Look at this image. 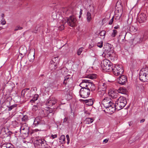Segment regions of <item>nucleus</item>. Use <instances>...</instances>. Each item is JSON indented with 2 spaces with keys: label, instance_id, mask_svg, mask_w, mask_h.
<instances>
[{
  "label": "nucleus",
  "instance_id": "43",
  "mask_svg": "<svg viewBox=\"0 0 148 148\" xmlns=\"http://www.w3.org/2000/svg\"><path fill=\"white\" fill-rule=\"evenodd\" d=\"M106 34V32L105 30H102L100 32L99 34L100 36H105Z\"/></svg>",
  "mask_w": 148,
  "mask_h": 148
},
{
  "label": "nucleus",
  "instance_id": "44",
  "mask_svg": "<svg viewBox=\"0 0 148 148\" xmlns=\"http://www.w3.org/2000/svg\"><path fill=\"white\" fill-rule=\"evenodd\" d=\"M97 46L99 48H101L103 46V42L101 41L97 43Z\"/></svg>",
  "mask_w": 148,
  "mask_h": 148
},
{
  "label": "nucleus",
  "instance_id": "26",
  "mask_svg": "<svg viewBox=\"0 0 148 148\" xmlns=\"http://www.w3.org/2000/svg\"><path fill=\"white\" fill-rule=\"evenodd\" d=\"M19 51L21 55L25 54L27 52L26 49L25 47L23 48V47H21L19 49Z\"/></svg>",
  "mask_w": 148,
  "mask_h": 148
},
{
  "label": "nucleus",
  "instance_id": "19",
  "mask_svg": "<svg viewBox=\"0 0 148 148\" xmlns=\"http://www.w3.org/2000/svg\"><path fill=\"white\" fill-rule=\"evenodd\" d=\"M13 125L15 128H18V130H16L15 131L16 133H18L19 132L20 129H21L22 126H21L19 123L16 121H15L13 123Z\"/></svg>",
  "mask_w": 148,
  "mask_h": 148
},
{
  "label": "nucleus",
  "instance_id": "16",
  "mask_svg": "<svg viewBox=\"0 0 148 148\" xmlns=\"http://www.w3.org/2000/svg\"><path fill=\"white\" fill-rule=\"evenodd\" d=\"M124 27L125 29H129L131 32H135L137 30V28L132 25H130L129 28L127 22L125 23Z\"/></svg>",
  "mask_w": 148,
  "mask_h": 148
},
{
  "label": "nucleus",
  "instance_id": "21",
  "mask_svg": "<svg viewBox=\"0 0 148 148\" xmlns=\"http://www.w3.org/2000/svg\"><path fill=\"white\" fill-rule=\"evenodd\" d=\"M87 88L89 89L90 92V90L93 91L95 89V85L90 80V82L89 83L88 87H87Z\"/></svg>",
  "mask_w": 148,
  "mask_h": 148
},
{
  "label": "nucleus",
  "instance_id": "31",
  "mask_svg": "<svg viewBox=\"0 0 148 148\" xmlns=\"http://www.w3.org/2000/svg\"><path fill=\"white\" fill-rule=\"evenodd\" d=\"M94 99H93L85 100V102L86 105L89 106H92L93 103Z\"/></svg>",
  "mask_w": 148,
  "mask_h": 148
},
{
  "label": "nucleus",
  "instance_id": "22",
  "mask_svg": "<svg viewBox=\"0 0 148 148\" xmlns=\"http://www.w3.org/2000/svg\"><path fill=\"white\" fill-rule=\"evenodd\" d=\"M109 96L112 99L116 98L117 96V93L114 92L113 91H111L108 93Z\"/></svg>",
  "mask_w": 148,
  "mask_h": 148
},
{
  "label": "nucleus",
  "instance_id": "57",
  "mask_svg": "<svg viewBox=\"0 0 148 148\" xmlns=\"http://www.w3.org/2000/svg\"><path fill=\"white\" fill-rule=\"evenodd\" d=\"M11 133V132L10 131H8V132L7 134L6 133H5L7 135L6 136H8Z\"/></svg>",
  "mask_w": 148,
  "mask_h": 148
},
{
  "label": "nucleus",
  "instance_id": "14",
  "mask_svg": "<svg viewBox=\"0 0 148 148\" xmlns=\"http://www.w3.org/2000/svg\"><path fill=\"white\" fill-rule=\"evenodd\" d=\"M142 72L140 71L139 73V78L140 80L142 82H144L148 81V77L147 75L145 74Z\"/></svg>",
  "mask_w": 148,
  "mask_h": 148
},
{
  "label": "nucleus",
  "instance_id": "25",
  "mask_svg": "<svg viewBox=\"0 0 148 148\" xmlns=\"http://www.w3.org/2000/svg\"><path fill=\"white\" fill-rule=\"evenodd\" d=\"M40 117L39 116H38L36 117L35 119L34 122V124L35 126H37L38 124L40 123Z\"/></svg>",
  "mask_w": 148,
  "mask_h": 148
},
{
  "label": "nucleus",
  "instance_id": "1",
  "mask_svg": "<svg viewBox=\"0 0 148 148\" xmlns=\"http://www.w3.org/2000/svg\"><path fill=\"white\" fill-rule=\"evenodd\" d=\"M127 103L126 98L124 97L120 96L116 101L115 103L116 110L118 111L123 109Z\"/></svg>",
  "mask_w": 148,
  "mask_h": 148
},
{
  "label": "nucleus",
  "instance_id": "63",
  "mask_svg": "<svg viewBox=\"0 0 148 148\" xmlns=\"http://www.w3.org/2000/svg\"><path fill=\"white\" fill-rule=\"evenodd\" d=\"M82 11H83V10H82V9H81L80 10V15H81L82 14Z\"/></svg>",
  "mask_w": 148,
  "mask_h": 148
},
{
  "label": "nucleus",
  "instance_id": "46",
  "mask_svg": "<svg viewBox=\"0 0 148 148\" xmlns=\"http://www.w3.org/2000/svg\"><path fill=\"white\" fill-rule=\"evenodd\" d=\"M114 16H113L112 17V18H111V19L109 21V22L108 23L109 25H111L112 24V23L113 22V21H114Z\"/></svg>",
  "mask_w": 148,
  "mask_h": 148
},
{
  "label": "nucleus",
  "instance_id": "11",
  "mask_svg": "<svg viewBox=\"0 0 148 148\" xmlns=\"http://www.w3.org/2000/svg\"><path fill=\"white\" fill-rule=\"evenodd\" d=\"M146 14L143 13H141L138 14L137 22L139 23L145 22L147 20Z\"/></svg>",
  "mask_w": 148,
  "mask_h": 148
},
{
  "label": "nucleus",
  "instance_id": "36",
  "mask_svg": "<svg viewBox=\"0 0 148 148\" xmlns=\"http://www.w3.org/2000/svg\"><path fill=\"white\" fill-rule=\"evenodd\" d=\"M92 1L91 0H84L83 1V4L85 5H89L91 4Z\"/></svg>",
  "mask_w": 148,
  "mask_h": 148
},
{
  "label": "nucleus",
  "instance_id": "37",
  "mask_svg": "<svg viewBox=\"0 0 148 148\" xmlns=\"http://www.w3.org/2000/svg\"><path fill=\"white\" fill-rule=\"evenodd\" d=\"M69 76H66L64 77V79L63 82V84L66 85L68 82L69 81Z\"/></svg>",
  "mask_w": 148,
  "mask_h": 148
},
{
  "label": "nucleus",
  "instance_id": "39",
  "mask_svg": "<svg viewBox=\"0 0 148 148\" xmlns=\"http://www.w3.org/2000/svg\"><path fill=\"white\" fill-rule=\"evenodd\" d=\"M17 106V105L16 104H14L13 105L10 106H9L8 105H7V106L8 108V110L11 111L13 109L16 107Z\"/></svg>",
  "mask_w": 148,
  "mask_h": 148
},
{
  "label": "nucleus",
  "instance_id": "48",
  "mask_svg": "<svg viewBox=\"0 0 148 148\" xmlns=\"http://www.w3.org/2000/svg\"><path fill=\"white\" fill-rule=\"evenodd\" d=\"M1 24L3 25H4L6 24V22L4 19L3 18L1 20Z\"/></svg>",
  "mask_w": 148,
  "mask_h": 148
},
{
  "label": "nucleus",
  "instance_id": "58",
  "mask_svg": "<svg viewBox=\"0 0 148 148\" xmlns=\"http://www.w3.org/2000/svg\"><path fill=\"white\" fill-rule=\"evenodd\" d=\"M114 28L115 29H119L120 28V26H119L118 25L117 26H116L115 27H114Z\"/></svg>",
  "mask_w": 148,
  "mask_h": 148
},
{
  "label": "nucleus",
  "instance_id": "40",
  "mask_svg": "<svg viewBox=\"0 0 148 148\" xmlns=\"http://www.w3.org/2000/svg\"><path fill=\"white\" fill-rule=\"evenodd\" d=\"M65 139V137L64 135H62L59 138V140H60V142H61L62 143H64Z\"/></svg>",
  "mask_w": 148,
  "mask_h": 148
},
{
  "label": "nucleus",
  "instance_id": "3",
  "mask_svg": "<svg viewBox=\"0 0 148 148\" xmlns=\"http://www.w3.org/2000/svg\"><path fill=\"white\" fill-rule=\"evenodd\" d=\"M34 143L36 148H47L49 147L44 139L37 138Z\"/></svg>",
  "mask_w": 148,
  "mask_h": 148
},
{
  "label": "nucleus",
  "instance_id": "59",
  "mask_svg": "<svg viewBox=\"0 0 148 148\" xmlns=\"http://www.w3.org/2000/svg\"><path fill=\"white\" fill-rule=\"evenodd\" d=\"M45 77L44 75L42 74L39 77V78L40 79L41 78H43V77Z\"/></svg>",
  "mask_w": 148,
  "mask_h": 148
},
{
  "label": "nucleus",
  "instance_id": "27",
  "mask_svg": "<svg viewBox=\"0 0 148 148\" xmlns=\"http://www.w3.org/2000/svg\"><path fill=\"white\" fill-rule=\"evenodd\" d=\"M93 118H86L84 120V122L86 124H89L92 123L94 121Z\"/></svg>",
  "mask_w": 148,
  "mask_h": 148
},
{
  "label": "nucleus",
  "instance_id": "29",
  "mask_svg": "<svg viewBox=\"0 0 148 148\" xmlns=\"http://www.w3.org/2000/svg\"><path fill=\"white\" fill-rule=\"evenodd\" d=\"M88 10L89 12H90L92 14L94 13L95 12L94 7L93 5L90 4L89 5V7L88 8Z\"/></svg>",
  "mask_w": 148,
  "mask_h": 148
},
{
  "label": "nucleus",
  "instance_id": "64",
  "mask_svg": "<svg viewBox=\"0 0 148 148\" xmlns=\"http://www.w3.org/2000/svg\"><path fill=\"white\" fill-rule=\"evenodd\" d=\"M18 130V128L17 127H16V128H15L14 129V132H15V131H16V130Z\"/></svg>",
  "mask_w": 148,
  "mask_h": 148
},
{
  "label": "nucleus",
  "instance_id": "47",
  "mask_svg": "<svg viewBox=\"0 0 148 148\" xmlns=\"http://www.w3.org/2000/svg\"><path fill=\"white\" fill-rule=\"evenodd\" d=\"M23 29V27H20V26H18L16 27L15 29H14V31H16L18 30H21Z\"/></svg>",
  "mask_w": 148,
  "mask_h": 148
},
{
  "label": "nucleus",
  "instance_id": "54",
  "mask_svg": "<svg viewBox=\"0 0 148 148\" xmlns=\"http://www.w3.org/2000/svg\"><path fill=\"white\" fill-rule=\"evenodd\" d=\"M51 137L53 139H54L55 138L57 137V135L56 134L55 135H51Z\"/></svg>",
  "mask_w": 148,
  "mask_h": 148
},
{
  "label": "nucleus",
  "instance_id": "42",
  "mask_svg": "<svg viewBox=\"0 0 148 148\" xmlns=\"http://www.w3.org/2000/svg\"><path fill=\"white\" fill-rule=\"evenodd\" d=\"M84 49L83 47H81L79 48L78 50L77 54L78 56L80 55L82 53L83 50Z\"/></svg>",
  "mask_w": 148,
  "mask_h": 148
},
{
  "label": "nucleus",
  "instance_id": "30",
  "mask_svg": "<svg viewBox=\"0 0 148 148\" xmlns=\"http://www.w3.org/2000/svg\"><path fill=\"white\" fill-rule=\"evenodd\" d=\"M119 92L123 94H125L127 92V90L124 87H121L118 90Z\"/></svg>",
  "mask_w": 148,
  "mask_h": 148
},
{
  "label": "nucleus",
  "instance_id": "12",
  "mask_svg": "<svg viewBox=\"0 0 148 148\" xmlns=\"http://www.w3.org/2000/svg\"><path fill=\"white\" fill-rule=\"evenodd\" d=\"M106 84L105 83H102V85L99 86V89H100V91H99L98 93L100 97H102L105 94V90L106 89Z\"/></svg>",
  "mask_w": 148,
  "mask_h": 148
},
{
  "label": "nucleus",
  "instance_id": "51",
  "mask_svg": "<svg viewBox=\"0 0 148 148\" xmlns=\"http://www.w3.org/2000/svg\"><path fill=\"white\" fill-rule=\"evenodd\" d=\"M64 25H62L59 27V29L60 30H62L64 29Z\"/></svg>",
  "mask_w": 148,
  "mask_h": 148
},
{
  "label": "nucleus",
  "instance_id": "35",
  "mask_svg": "<svg viewBox=\"0 0 148 148\" xmlns=\"http://www.w3.org/2000/svg\"><path fill=\"white\" fill-rule=\"evenodd\" d=\"M38 94H35L33 98L30 101L31 103H34L35 101L37 100L38 98Z\"/></svg>",
  "mask_w": 148,
  "mask_h": 148
},
{
  "label": "nucleus",
  "instance_id": "34",
  "mask_svg": "<svg viewBox=\"0 0 148 148\" xmlns=\"http://www.w3.org/2000/svg\"><path fill=\"white\" fill-rule=\"evenodd\" d=\"M142 71L143 73L147 75L148 77V67H145L142 68L140 70Z\"/></svg>",
  "mask_w": 148,
  "mask_h": 148
},
{
  "label": "nucleus",
  "instance_id": "28",
  "mask_svg": "<svg viewBox=\"0 0 148 148\" xmlns=\"http://www.w3.org/2000/svg\"><path fill=\"white\" fill-rule=\"evenodd\" d=\"M27 57L30 61L32 62L34 59V54L30 53L28 55Z\"/></svg>",
  "mask_w": 148,
  "mask_h": 148
},
{
  "label": "nucleus",
  "instance_id": "9",
  "mask_svg": "<svg viewBox=\"0 0 148 148\" xmlns=\"http://www.w3.org/2000/svg\"><path fill=\"white\" fill-rule=\"evenodd\" d=\"M66 21L69 26L73 27L75 26L76 23V19L74 16H70L69 17L66 18Z\"/></svg>",
  "mask_w": 148,
  "mask_h": 148
},
{
  "label": "nucleus",
  "instance_id": "8",
  "mask_svg": "<svg viewBox=\"0 0 148 148\" xmlns=\"http://www.w3.org/2000/svg\"><path fill=\"white\" fill-rule=\"evenodd\" d=\"M58 57H56L53 58L50 61L49 68L51 70H54L57 68V64L58 62Z\"/></svg>",
  "mask_w": 148,
  "mask_h": 148
},
{
  "label": "nucleus",
  "instance_id": "5",
  "mask_svg": "<svg viewBox=\"0 0 148 148\" xmlns=\"http://www.w3.org/2000/svg\"><path fill=\"white\" fill-rule=\"evenodd\" d=\"M103 48L104 49V53L107 55V56H112V55L113 53L114 48L112 45L107 43L104 46Z\"/></svg>",
  "mask_w": 148,
  "mask_h": 148
},
{
  "label": "nucleus",
  "instance_id": "38",
  "mask_svg": "<svg viewBox=\"0 0 148 148\" xmlns=\"http://www.w3.org/2000/svg\"><path fill=\"white\" fill-rule=\"evenodd\" d=\"M28 120V118L26 115H24L21 118L22 121L24 122H27Z\"/></svg>",
  "mask_w": 148,
  "mask_h": 148
},
{
  "label": "nucleus",
  "instance_id": "17",
  "mask_svg": "<svg viewBox=\"0 0 148 148\" xmlns=\"http://www.w3.org/2000/svg\"><path fill=\"white\" fill-rule=\"evenodd\" d=\"M89 82H90V80H83L79 86L82 88H86V87H88V84Z\"/></svg>",
  "mask_w": 148,
  "mask_h": 148
},
{
  "label": "nucleus",
  "instance_id": "50",
  "mask_svg": "<svg viewBox=\"0 0 148 148\" xmlns=\"http://www.w3.org/2000/svg\"><path fill=\"white\" fill-rule=\"evenodd\" d=\"M33 29L34 30L32 32L34 33H37L38 30V28H37L36 27L34 28V29Z\"/></svg>",
  "mask_w": 148,
  "mask_h": 148
},
{
  "label": "nucleus",
  "instance_id": "18",
  "mask_svg": "<svg viewBox=\"0 0 148 148\" xmlns=\"http://www.w3.org/2000/svg\"><path fill=\"white\" fill-rule=\"evenodd\" d=\"M114 106H113V105L110 106L108 108H106L107 111H108V112L110 113L114 112L115 111V110H116L115 104L114 103Z\"/></svg>",
  "mask_w": 148,
  "mask_h": 148
},
{
  "label": "nucleus",
  "instance_id": "41",
  "mask_svg": "<svg viewBox=\"0 0 148 148\" xmlns=\"http://www.w3.org/2000/svg\"><path fill=\"white\" fill-rule=\"evenodd\" d=\"M117 33V32L116 29H113L112 30V33L111 36L113 37H115Z\"/></svg>",
  "mask_w": 148,
  "mask_h": 148
},
{
  "label": "nucleus",
  "instance_id": "6",
  "mask_svg": "<svg viewBox=\"0 0 148 148\" xmlns=\"http://www.w3.org/2000/svg\"><path fill=\"white\" fill-rule=\"evenodd\" d=\"M113 74L116 76L122 75L124 72L123 67L121 65H116L114 67L112 68V70Z\"/></svg>",
  "mask_w": 148,
  "mask_h": 148
},
{
  "label": "nucleus",
  "instance_id": "49",
  "mask_svg": "<svg viewBox=\"0 0 148 148\" xmlns=\"http://www.w3.org/2000/svg\"><path fill=\"white\" fill-rule=\"evenodd\" d=\"M66 138L67 140V144H68L70 142L69 136V135L68 134H67L66 135Z\"/></svg>",
  "mask_w": 148,
  "mask_h": 148
},
{
  "label": "nucleus",
  "instance_id": "33",
  "mask_svg": "<svg viewBox=\"0 0 148 148\" xmlns=\"http://www.w3.org/2000/svg\"><path fill=\"white\" fill-rule=\"evenodd\" d=\"M86 18L87 21L88 23L90 22L92 19L91 14L89 12V11L87 12V13Z\"/></svg>",
  "mask_w": 148,
  "mask_h": 148
},
{
  "label": "nucleus",
  "instance_id": "15",
  "mask_svg": "<svg viewBox=\"0 0 148 148\" xmlns=\"http://www.w3.org/2000/svg\"><path fill=\"white\" fill-rule=\"evenodd\" d=\"M127 81V77L123 75L119 77V78L117 79V82L119 84L121 85L124 84Z\"/></svg>",
  "mask_w": 148,
  "mask_h": 148
},
{
  "label": "nucleus",
  "instance_id": "2",
  "mask_svg": "<svg viewBox=\"0 0 148 148\" xmlns=\"http://www.w3.org/2000/svg\"><path fill=\"white\" fill-rule=\"evenodd\" d=\"M101 66L102 69L106 71L110 72L112 70V64L107 59L102 61Z\"/></svg>",
  "mask_w": 148,
  "mask_h": 148
},
{
  "label": "nucleus",
  "instance_id": "13",
  "mask_svg": "<svg viewBox=\"0 0 148 148\" xmlns=\"http://www.w3.org/2000/svg\"><path fill=\"white\" fill-rule=\"evenodd\" d=\"M57 100L55 98H50L48 99L46 103L47 106L51 107L57 103Z\"/></svg>",
  "mask_w": 148,
  "mask_h": 148
},
{
  "label": "nucleus",
  "instance_id": "45",
  "mask_svg": "<svg viewBox=\"0 0 148 148\" xmlns=\"http://www.w3.org/2000/svg\"><path fill=\"white\" fill-rule=\"evenodd\" d=\"M27 93V92H26L24 90H23L21 92V95L22 97H24L25 94Z\"/></svg>",
  "mask_w": 148,
  "mask_h": 148
},
{
  "label": "nucleus",
  "instance_id": "4",
  "mask_svg": "<svg viewBox=\"0 0 148 148\" xmlns=\"http://www.w3.org/2000/svg\"><path fill=\"white\" fill-rule=\"evenodd\" d=\"M29 133L32 134L33 132H29V127L26 125V123H25L22 126L21 129H20L19 132L18 133H19V134H22L23 136L27 137L28 136Z\"/></svg>",
  "mask_w": 148,
  "mask_h": 148
},
{
  "label": "nucleus",
  "instance_id": "56",
  "mask_svg": "<svg viewBox=\"0 0 148 148\" xmlns=\"http://www.w3.org/2000/svg\"><path fill=\"white\" fill-rule=\"evenodd\" d=\"M108 139H104L103 141V143H107L108 142Z\"/></svg>",
  "mask_w": 148,
  "mask_h": 148
},
{
  "label": "nucleus",
  "instance_id": "32",
  "mask_svg": "<svg viewBox=\"0 0 148 148\" xmlns=\"http://www.w3.org/2000/svg\"><path fill=\"white\" fill-rule=\"evenodd\" d=\"M97 75L95 74H90L87 75V77L91 79H93L97 77Z\"/></svg>",
  "mask_w": 148,
  "mask_h": 148
},
{
  "label": "nucleus",
  "instance_id": "61",
  "mask_svg": "<svg viewBox=\"0 0 148 148\" xmlns=\"http://www.w3.org/2000/svg\"><path fill=\"white\" fill-rule=\"evenodd\" d=\"M26 92H27V91L29 90V88H26L23 89Z\"/></svg>",
  "mask_w": 148,
  "mask_h": 148
},
{
  "label": "nucleus",
  "instance_id": "60",
  "mask_svg": "<svg viewBox=\"0 0 148 148\" xmlns=\"http://www.w3.org/2000/svg\"><path fill=\"white\" fill-rule=\"evenodd\" d=\"M4 103H5V104H7L8 103H9L10 104V102L8 101H6Z\"/></svg>",
  "mask_w": 148,
  "mask_h": 148
},
{
  "label": "nucleus",
  "instance_id": "20",
  "mask_svg": "<svg viewBox=\"0 0 148 148\" xmlns=\"http://www.w3.org/2000/svg\"><path fill=\"white\" fill-rule=\"evenodd\" d=\"M1 148H14V146L10 143H5L1 145Z\"/></svg>",
  "mask_w": 148,
  "mask_h": 148
},
{
  "label": "nucleus",
  "instance_id": "24",
  "mask_svg": "<svg viewBox=\"0 0 148 148\" xmlns=\"http://www.w3.org/2000/svg\"><path fill=\"white\" fill-rule=\"evenodd\" d=\"M41 117H44L47 116L49 113V112L46 110H42L40 112Z\"/></svg>",
  "mask_w": 148,
  "mask_h": 148
},
{
  "label": "nucleus",
  "instance_id": "7",
  "mask_svg": "<svg viewBox=\"0 0 148 148\" xmlns=\"http://www.w3.org/2000/svg\"><path fill=\"white\" fill-rule=\"evenodd\" d=\"M112 105L114 106V103L112 102L111 99L108 97H106L103 99L101 105L102 108L104 107L106 108H108L110 106Z\"/></svg>",
  "mask_w": 148,
  "mask_h": 148
},
{
  "label": "nucleus",
  "instance_id": "53",
  "mask_svg": "<svg viewBox=\"0 0 148 148\" xmlns=\"http://www.w3.org/2000/svg\"><path fill=\"white\" fill-rule=\"evenodd\" d=\"M33 107V109L35 110H36L38 109V107L36 106H34Z\"/></svg>",
  "mask_w": 148,
  "mask_h": 148
},
{
  "label": "nucleus",
  "instance_id": "10",
  "mask_svg": "<svg viewBox=\"0 0 148 148\" xmlns=\"http://www.w3.org/2000/svg\"><path fill=\"white\" fill-rule=\"evenodd\" d=\"M80 96L83 98H86L90 95V91L89 89L86 88H81L79 91Z\"/></svg>",
  "mask_w": 148,
  "mask_h": 148
},
{
  "label": "nucleus",
  "instance_id": "52",
  "mask_svg": "<svg viewBox=\"0 0 148 148\" xmlns=\"http://www.w3.org/2000/svg\"><path fill=\"white\" fill-rule=\"evenodd\" d=\"M68 120V117H65L63 120V123H66Z\"/></svg>",
  "mask_w": 148,
  "mask_h": 148
},
{
  "label": "nucleus",
  "instance_id": "55",
  "mask_svg": "<svg viewBox=\"0 0 148 148\" xmlns=\"http://www.w3.org/2000/svg\"><path fill=\"white\" fill-rule=\"evenodd\" d=\"M93 44H90L89 46V48L90 49H91L94 47Z\"/></svg>",
  "mask_w": 148,
  "mask_h": 148
},
{
  "label": "nucleus",
  "instance_id": "62",
  "mask_svg": "<svg viewBox=\"0 0 148 148\" xmlns=\"http://www.w3.org/2000/svg\"><path fill=\"white\" fill-rule=\"evenodd\" d=\"M145 119H142V120H141L140 121V123H143V122H144V121H145Z\"/></svg>",
  "mask_w": 148,
  "mask_h": 148
},
{
  "label": "nucleus",
  "instance_id": "23",
  "mask_svg": "<svg viewBox=\"0 0 148 148\" xmlns=\"http://www.w3.org/2000/svg\"><path fill=\"white\" fill-rule=\"evenodd\" d=\"M121 14L119 15V14H116L114 16V22H119L121 21H122V18H121Z\"/></svg>",
  "mask_w": 148,
  "mask_h": 148
}]
</instances>
